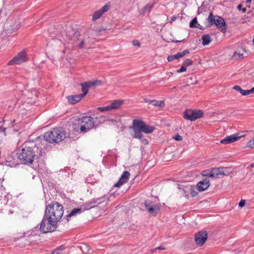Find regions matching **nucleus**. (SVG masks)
Segmentation results:
<instances>
[{
    "label": "nucleus",
    "instance_id": "obj_10",
    "mask_svg": "<svg viewBox=\"0 0 254 254\" xmlns=\"http://www.w3.org/2000/svg\"><path fill=\"white\" fill-rule=\"evenodd\" d=\"M65 33L66 37L72 43L75 42L78 40V38L80 36V33L78 30L70 27L66 29Z\"/></svg>",
    "mask_w": 254,
    "mask_h": 254
},
{
    "label": "nucleus",
    "instance_id": "obj_36",
    "mask_svg": "<svg viewBox=\"0 0 254 254\" xmlns=\"http://www.w3.org/2000/svg\"><path fill=\"white\" fill-rule=\"evenodd\" d=\"M185 66L188 67L189 65H190L192 64V62L191 60L187 59H186L183 64Z\"/></svg>",
    "mask_w": 254,
    "mask_h": 254
},
{
    "label": "nucleus",
    "instance_id": "obj_43",
    "mask_svg": "<svg viewBox=\"0 0 254 254\" xmlns=\"http://www.w3.org/2000/svg\"><path fill=\"white\" fill-rule=\"evenodd\" d=\"M237 8L239 10H242L243 12H245L246 11V10H247L246 8H242V5L241 4L238 5V6L237 7Z\"/></svg>",
    "mask_w": 254,
    "mask_h": 254
},
{
    "label": "nucleus",
    "instance_id": "obj_33",
    "mask_svg": "<svg viewBox=\"0 0 254 254\" xmlns=\"http://www.w3.org/2000/svg\"><path fill=\"white\" fill-rule=\"evenodd\" d=\"M144 205L145 208L146 210L148 209V208L153 207L156 205L155 204H154L153 202L151 201H146L144 202Z\"/></svg>",
    "mask_w": 254,
    "mask_h": 254
},
{
    "label": "nucleus",
    "instance_id": "obj_53",
    "mask_svg": "<svg viewBox=\"0 0 254 254\" xmlns=\"http://www.w3.org/2000/svg\"><path fill=\"white\" fill-rule=\"evenodd\" d=\"M89 202V204H91V206L94 205V207H95V205H94V203L93 202L92 199Z\"/></svg>",
    "mask_w": 254,
    "mask_h": 254
},
{
    "label": "nucleus",
    "instance_id": "obj_35",
    "mask_svg": "<svg viewBox=\"0 0 254 254\" xmlns=\"http://www.w3.org/2000/svg\"><path fill=\"white\" fill-rule=\"evenodd\" d=\"M97 110L101 112H105L112 110L110 105L106 107H99L97 108Z\"/></svg>",
    "mask_w": 254,
    "mask_h": 254
},
{
    "label": "nucleus",
    "instance_id": "obj_48",
    "mask_svg": "<svg viewBox=\"0 0 254 254\" xmlns=\"http://www.w3.org/2000/svg\"><path fill=\"white\" fill-rule=\"evenodd\" d=\"M165 249V248L163 247H161V246L158 247H157V248L152 250V253H154L156 250H164Z\"/></svg>",
    "mask_w": 254,
    "mask_h": 254
},
{
    "label": "nucleus",
    "instance_id": "obj_49",
    "mask_svg": "<svg viewBox=\"0 0 254 254\" xmlns=\"http://www.w3.org/2000/svg\"><path fill=\"white\" fill-rule=\"evenodd\" d=\"M175 55H176V59H180V58H181L183 57V56H182V53H180V52H179V53H177V54H175Z\"/></svg>",
    "mask_w": 254,
    "mask_h": 254
},
{
    "label": "nucleus",
    "instance_id": "obj_6",
    "mask_svg": "<svg viewBox=\"0 0 254 254\" xmlns=\"http://www.w3.org/2000/svg\"><path fill=\"white\" fill-rule=\"evenodd\" d=\"M207 20L210 26L214 24L221 32L223 33L226 32V24L222 17L218 15L214 16L212 13H210Z\"/></svg>",
    "mask_w": 254,
    "mask_h": 254
},
{
    "label": "nucleus",
    "instance_id": "obj_42",
    "mask_svg": "<svg viewBox=\"0 0 254 254\" xmlns=\"http://www.w3.org/2000/svg\"><path fill=\"white\" fill-rule=\"evenodd\" d=\"M173 138L178 141L182 140L183 139L182 137L178 134H176Z\"/></svg>",
    "mask_w": 254,
    "mask_h": 254
},
{
    "label": "nucleus",
    "instance_id": "obj_13",
    "mask_svg": "<svg viewBox=\"0 0 254 254\" xmlns=\"http://www.w3.org/2000/svg\"><path fill=\"white\" fill-rule=\"evenodd\" d=\"M244 135H240V133H235L229 136H226L224 139L220 141V142L223 144H229L232 143L242 137H244Z\"/></svg>",
    "mask_w": 254,
    "mask_h": 254
},
{
    "label": "nucleus",
    "instance_id": "obj_4",
    "mask_svg": "<svg viewBox=\"0 0 254 254\" xmlns=\"http://www.w3.org/2000/svg\"><path fill=\"white\" fill-rule=\"evenodd\" d=\"M64 207L58 202L53 201L46 206L45 210V217L49 218V223L51 225L59 221L64 214Z\"/></svg>",
    "mask_w": 254,
    "mask_h": 254
},
{
    "label": "nucleus",
    "instance_id": "obj_23",
    "mask_svg": "<svg viewBox=\"0 0 254 254\" xmlns=\"http://www.w3.org/2000/svg\"><path fill=\"white\" fill-rule=\"evenodd\" d=\"M159 210H160V207L158 205H157L154 206L153 207L148 208V209H147V210L152 215L156 216L157 214V212L159 211Z\"/></svg>",
    "mask_w": 254,
    "mask_h": 254
},
{
    "label": "nucleus",
    "instance_id": "obj_17",
    "mask_svg": "<svg viewBox=\"0 0 254 254\" xmlns=\"http://www.w3.org/2000/svg\"><path fill=\"white\" fill-rule=\"evenodd\" d=\"M66 98L70 104L73 105L79 102L83 98V96L80 94L70 95L67 96Z\"/></svg>",
    "mask_w": 254,
    "mask_h": 254
},
{
    "label": "nucleus",
    "instance_id": "obj_24",
    "mask_svg": "<svg viewBox=\"0 0 254 254\" xmlns=\"http://www.w3.org/2000/svg\"><path fill=\"white\" fill-rule=\"evenodd\" d=\"M65 249V247L64 245H61L54 250L52 254H64V251Z\"/></svg>",
    "mask_w": 254,
    "mask_h": 254
},
{
    "label": "nucleus",
    "instance_id": "obj_22",
    "mask_svg": "<svg viewBox=\"0 0 254 254\" xmlns=\"http://www.w3.org/2000/svg\"><path fill=\"white\" fill-rule=\"evenodd\" d=\"M221 168H213L211 169L212 178H219L221 176Z\"/></svg>",
    "mask_w": 254,
    "mask_h": 254
},
{
    "label": "nucleus",
    "instance_id": "obj_41",
    "mask_svg": "<svg viewBox=\"0 0 254 254\" xmlns=\"http://www.w3.org/2000/svg\"><path fill=\"white\" fill-rule=\"evenodd\" d=\"M248 145L249 147L254 148V138L253 139L250 140L248 142Z\"/></svg>",
    "mask_w": 254,
    "mask_h": 254
},
{
    "label": "nucleus",
    "instance_id": "obj_20",
    "mask_svg": "<svg viewBox=\"0 0 254 254\" xmlns=\"http://www.w3.org/2000/svg\"><path fill=\"white\" fill-rule=\"evenodd\" d=\"M202 44L203 46L208 45L212 41L210 36L209 34H204L202 36Z\"/></svg>",
    "mask_w": 254,
    "mask_h": 254
},
{
    "label": "nucleus",
    "instance_id": "obj_45",
    "mask_svg": "<svg viewBox=\"0 0 254 254\" xmlns=\"http://www.w3.org/2000/svg\"><path fill=\"white\" fill-rule=\"evenodd\" d=\"M84 40H82L81 41V42H80L79 44L78 45V47L80 48V49H82L83 48V46H84Z\"/></svg>",
    "mask_w": 254,
    "mask_h": 254
},
{
    "label": "nucleus",
    "instance_id": "obj_3",
    "mask_svg": "<svg viewBox=\"0 0 254 254\" xmlns=\"http://www.w3.org/2000/svg\"><path fill=\"white\" fill-rule=\"evenodd\" d=\"M104 121L105 119L102 116L95 118L91 116H84L75 121L74 129L79 130L81 132H86Z\"/></svg>",
    "mask_w": 254,
    "mask_h": 254
},
{
    "label": "nucleus",
    "instance_id": "obj_2",
    "mask_svg": "<svg viewBox=\"0 0 254 254\" xmlns=\"http://www.w3.org/2000/svg\"><path fill=\"white\" fill-rule=\"evenodd\" d=\"M129 129L133 130V133L131 135L134 138H137L144 145L148 144V141L146 138H143L142 132L149 134L152 133L155 129V127L145 124L142 120L134 119L132 121V126L129 127Z\"/></svg>",
    "mask_w": 254,
    "mask_h": 254
},
{
    "label": "nucleus",
    "instance_id": "obj_39",
    "mask_svg": "<svg viewBox=\"0 0 254 254\" xmlns=\"http://www.w3.org/2000/svg\"><path fill=\"white\" fill-rule=\"evenodd\" d=\"M176 59H177L176 55H170L167 58V60L169 62L173 61Z\"/></svg>",
    "mask_w": 254,
    "mask_h": 254
},
{
    "label": "nucleus",
    "instance_id": "obj_29",
    "mask_svg": "<svg viewBox=\"0 0 254 254\" xmlns=\"http://www.w3.org/2000/svg\"><path fill=\"white\" fill-rule=\"evenodd\" d=\"M92 200H93V202L94 203V205L96 206L105 201V197L102 196L101 197H99V198H93V199H92Z\"/></svg>",
    "mask_w": 254,
    "mask_h": 254
},
{
    "label": "nucleus",
    "instance_id": "obj_21",
    "mask_svg": "<svg viewBox=\"0 0 254 254\" xmlns=\"http://www.w3.org/2000/svg\"><path fill=\"white\" fill-rule=\"evenodd\" d=\"M123 104L121 100H115L110 105L111 110H115L119 109Z\"/></svg>",
    "mask_w": 254,
    "mask_h": 254
},
{
    "label": "nucleus",
    "instance_id": "obj_26",
    "mask_svg": "<svg viewBox=\"0 0 254 254\" xmlns=\"http://www.w3.org/2000/svg\"><path fill=\"white\" fill-rule=\"evenodd\" d=\"M221 176H228L231 172L230 168L222 167L221 168Z\"/></svg>",
    "mask_w": 254,
    "mask_h": 254
},
{
    "label": "nucleus",
    "instance_id": "obj_55",
    "mask_svg": "<svg viewBox=\"0 0 254 254\" xmlns=\"http://www.w3.org/2000/svg\"><path fill=\"white\" fill-rule=\"evenodd\" d=\"M252 1V0H246V3L248 4V3H250Z\"/></svg>",
    "mask_w": 254,
    "mask_h": 254
},
{
    "label": "nucleus",
    "instance_id": "obj_54",
    "mask_svg": "<svg viewBox=\"0 0 254 254\" xmlns=\"http://www.w3.org/2000/svg\"><path fill=\"white\" fill-rule=\"evenodd\" d=\"M185 40H180V41H178V40H173V42H174V43H178V42H183Z\"/></svg>",
    "mask_w": 254,
    "mask_h": 254
},
{
    "label": "nucleus",
    "instance_id": "obj_52",
    "mask_svg": "<svg viewBox=\"0 0 254 254\" xmlns=\"http://www.w3.org/2000/svg\"><path fill=\"white\" fill-rule=\"evenodd\" d=\"M254 93V87L250 90H248V95Z\"/></svg>",
    "mask_w": 254,
    "mask_h": 254
},
{
    "label": "nucleus",
    "instance_id": "obj_37",
    "mask_svg": "<svg viewBox=\"0 0 254 254\" xmlns=\"http://www.w3.org/2000/svg\"><path fill=\"white\" fill-rule=\"evenodd\" d=\"M81 249L83 253H87L90 250L89 247L87 245H83V246L81 247Z\"/></svg>",
    "mask_w": 254,
    "mask_h": 254
},
{
    "label": "nucleus",
    "instance_id": "obj_14",
    "mask_svg": "<svg viewBox=\"0 0 254 254\" xmlns=\"http://www.w3.org/2000/svg\"><path fill=\"white\" fill-rule=\"evenodd\" d=\"M210 185V180L208 178H205L197 184L196 189L198 191L201 192L207 190Z\"/></svg>",
    "mask_w": 254,
    "mask_h": 254
},
{
    "label": "nucleus",
    "instance_id": "obj_7",
    "mask_svg": "<svg viewBox=\"0 0 254 254\" xmlns=\"http://www.w3.org/2000/svg\"><path fill=\"white\" fill-rule=\"evenodd\" d=\"M49 222V218L47 217H45V215H44L42 221L40 224L39 230L43 233H47L48 232H51L54 231L57 228V222L55 223L54 224L51 225Z\"/></svg>",
    "mask_w": 254,
    "mask_h": 254
},
{
    "label": "nucleus",
    "instance_id": "obj_11",
    "mask_svg": "<svg viewBox=\"0 0 254 254\" xmlns=\"http://www.w3.org/2000/svg\"><path fill=\"white\" fill-rule=\"evenodd\" d=\"M207 239V233L206 231H200L197 233L194 236L195 244L202 246L205 243Z\"/></svg>",
    "mask_w": 254,
    "mask_h": 254
},
{
    "label": "nucleus",
    "instance_id": "obj_46",
    "mask_svg": "<svg viewBox=\"0 0 254 254\" xmlns=\"http://www.w3.org/2000/svg\"><path fill=\"white\" fill-rule=\"evenodd\" d=\"M132 43L134 46H140V43L137 40H133Z\"/></svg>",
    "mask_w": 254,
    "mask_h": 254
},
{
    "label": "nucleus",
    "instance_id": "obj_16",
    "mask_svg": "<svg viewBox=\"0 0 254 254\" xmlns=\"http://www.w3.org/2000/svg\"><path fill=\"white\" fill-rule=\"evenodd\" d=\"M129 176L130 174L128 171L124 172L118 182L114 186L115 187H120L123 184L127 183L129 179Z\"/></svg>",
    "mask_w": 254,
    "mask_h": 254
},
{
    "label": "nucleus",
    "instance_id": "obj_40",
    "mask_svg": "<svg viewBox=\"0 0 254 254\" xmlns=\"http://www.w3.org/2000/svg\"><path fill=\"white\" fill-rule=\"evenodd\" d=\"M187 69V67L185 66L183 64L182 65V66H181V67L180 68V69H178L177 70V72L178 73H180V72H184V71H185Z\"/></svg>",
    "mask_w": 254,
    "mask_h": 254
},
{
    "label": "nucleus",
    "instance_id": "obj_50",
    "mask_svg": "<svg viewBox=\"0 0 254 254\" xmlns=\"http://www.w3.org/2000/svg\"><path fill=\"white\" fill-rule=\"evenodd\" d=\"M144 101L146 103H149L150 104H152L153 100H150V99H149L144 98Z\"/></svg>",
    "mask_w": 254,
    "mask_h": 254
},
{
    "label": "nucleus",
    "instance_id": "obj_12",
    "mask_svg": "<svg viewBox=\"0 0 254 254\" xmlns=\"http://www.w3.org/2000/svg\"><path fill=\"white\" fill-rule=\"evenodd\" d=\"M26 61V53L24 51L20 52L8 63V65H13L20 64Z\"/></svg>",
    "mask_w": 254,
    "mask_h": 254
},
{
    "label": "nucleus",
    "instance_id": "obj_1",
    "mask_svg": "<svg viewBox=\"0 0 254 254\" xmlns=\"http://www.w3.org/2000/svg\"><path fill=\"white\" fill-rule=\"evenodd\" d=\"M42 145L34 141L25 142L17 153V159L22 164L28 166L33 164L35 159L42 158L45 155L41 147Z\"/></svg>",
    "mask_w": 254,
    "mask_h": 254
},
{
    "label": "nucleus",
    "instance_id": "obj_25",
    "mask_svg": "<svg viewBox=\"0 0 254 254\" xmlns=\"http://www.w3.org/2000/svg\"><path fill=\"white\" fill-rule=\"evenodd\" d=\"M233 89L240 92L242 95L246 96L248 95V90H243L239 85L234 86Z\"/></svg>",
    "mask_w": 254,
    "mask_h": 254
},
{
    "label": "nucleus",
    "instance_id": "obj_18",
    "mask_svg": "<svg viewBox=\"0 0 254 254\" xmlns=\"http://www.w3.org/2000/svg\"><path fill=\"white\" fill-rule=\"evenodd\" d=\"M83 212V209L80 208H75L72 209L71 212L67 215H66V219L67 221H69V218L72 216L77 215V214H80Z\"/></svg>",
    "mask_w": 254,
    "mask_h": 254
},
{
    "label": "nucleus",
    "instance_id": "obj_5",
    "mask_svg": "<svg viewBox=\"0 0 254 254\" xmlns=\"http://www.w3.org/2000/svg\"><path fill=\"white\" fill-rule=\"evenodd\" d=\"M46 142L50 143H58L66 137L65 129L62 127H54L50 131H47L44 135Z\"/></svg>",
    "mask_w": 254,
    "mask_h": 254
},
{
    "label": "nucleus",
    "instance_id": "obj_38",
    "mask_svg": "<svg viewBox=\"0 0 254 254\" xmlns=\"http://www.w3.org/2000/svg\"><path fill=\"white\" fill-rule=\"evenodd\" d=\"M190 193L192 197H195L198 195V192L193 189H190Z\"/></svg>",
    "mask_w": 254,
    "mask_h": 254
},
{
    "label": "nucleus",
    "instance_id": "obj_15",
    "mask_svg": "<svg viewBox=\"0 0 254 254\" xmlns=\"http://www.w3.org/2000/svg\"><path fill=\"white\" fill-rule=\"evenodd\" d=\"M110 5L105 4L101 9L95 11L93 14L92 20L95 21L99 19L101 16L109 9Z\"/></svg>",
    "mask_w": 254,
    "mask_h": 254
},
{
    "label": "nucleus",
    "instance_id": "obj_57",
    "mask_svg": "<svg viewBox=\"0 0 254 254\" xmlns=\"http://www.w3.org/2000/svg\"><path fill=\"white\" fill-rule=\"evenodd\" d=\"M253 42H254V39H253Z\"/></svg>",
    "mask_w": 254,
    "mask_h": 254
},
{
    "label": "nucleus",
    "instance_id": "obj_19",
    "mask_svg": "<svg viewBox=\"0 0 254 254\" xmlns=\"http://www.w3.org/2000/svg\"><path fill=\"white\" fill-rule=\"evenodd\" d=\"M155 3H148L140 11V13L144 14L146 13H150L151 9L154 6Z\"/></svg>",
    "mask_w": 254,
    "mask_h": 254
},
{
    "label": "nucleus",
    "instance_id": "obj_27",
    "mask_svg": "<svg viewBox=\"0 0 254 254\" xmlns=\"http://www.w3.org/2000/svg\"><path fill=\"white\" fill-rule=\"evenodd\" d=\"M199 24L197 23V18H194L190 23V28H199ZM199 28L202 29L201 27Z\"/></svg>",
    "mask_w": 254,
    "mask_h": 254
},
{
    "label": "nucleus",
    "instance_id": "obj_44",
    "mask_svg": "<svg viewBox=\"0 0 254 254\" xmlns=\"http://www.w3.org/2000/svg\"><path fill=\"white\" fill-rule=\"evenodd\" d=\"M246 204V201L245 200H241L239 203V205L240 207H242L244 206Z\"/></svg>",
    "mask_w": 254,
    "mask_h": 254
},
{
    "label": "nucleus",
    "instance_id": "obj_51",
    "mask_svg": "<svg viewBox=\"0 0 254 254\" xmlns=\"http://www.w3.org/2000/svg\"><path fill=\"white\" fill-rule=\"evenodd\" d=\"M177 19V17L176 16H173L171 17V20L170 21V22L171 23H172L174 21H175Z\"/></svg>",
    "mask_w": 254,
    "mask_h": 254
},
{
    "label": "nucleus",
    "instance_id": "obj_34",
    "mask_svg": "<svg viewBox=\"0 0 254 254\" xmlns=\"http://www.w3.org/2000/svg\"><path fill=\"white\" fill-rule=\"evenodd\" d=\"M232 58L235 60L242 59L243 58V54H239L235 52L232 56Z\"/></svg>",
    "mask_w": 254,
    "mask_h": 254
},
{
    "label": "nucleus",
    "instance_id": "obj_47",
    "mask_svg": "<svg viewBox=\"0 0 254 254\" xmlns=\"http://www.w3.org/2000/svg\"><path fill=\"white\" fill-rule=\"evenodd\" d=\"M183 57L185 56L187 54H188L190 53V51L188 50H184L182 53Z\"/></svg>",
    "mask_w": 254,
    "mask_h": 254
},
{
    "label": "nucleus",
    "instance_id": "obj_31",
    "mask_svg": "<svg viewBox=\"0 0 254 254\" xmlns=\"http://www.w3.org/2000/svg\"><path fill=\"white\" fill-rule=\"evenodd\" d=\"M94 207V205H91V204H89V202H87L85 203H84L81 206V208L83 209V212L86 210H89L92 208Z\"/></svg>",
    "mask_w": 254,
    "mask_h": 254
},
{
    "label": "nucleus",
    "instance_id": "obj_56",
    "mask_svg": "<svg viewBox=\"0 0 254 254\" xmlns=\"http://www.w3.org/2000/svg\"><path fill=\"white\" fill-rule=\"evenodd\" d=\"M189 85H190L189 84H187V85H185L184 86H185H185H189Z\"/></svg>",
    "mask_w": 254,
    "mask_h": 254
},
{
    "label": "nucleus",
    "instance_id": "obj_32",
    "mask_svg": "<svg viewBox=\"0 0 254 254\" xmlns=\"http://www.w3.org/2000/svg\"><path fill=\"white\" fill-rule=\"evenodd\" d=\"M201 175L203 177H208L212 178V173H211V170H206L202 171Z\"/></svg>",
    "mask_w": 254,
    "mask_h": 254
},
{
    "label": "nucleus",
    "instance_id": "obj_30",
    "mask_svg": "<svg viewBox=\"0 0 254 254\" xmlns=\"http://www.w3.org/2000/svg\"><path fill=\"white\" fill-rule=\"evenodd\" d=\"M152 104L156 107H163L164 106V102L163 101H157L156 100H153Z\"/></svg>",
    "mask_w": 254,
    "mask_h": 254
},
{
    "label": "nucleus",
    "instance_id": "obj_28",
    "mask_svg": "<svg viewBox=\"0 0 254 254\" xmlns=\"http://www.w3.org/2000/svg\"><path fill=\"white\" fill-rule=\"evenodd\" d=\"M6 161L8 162V163H11L10 164H9L8 165L10 166V167H15L17 165H18V164L17 163V160L15 158L14 159H13L12 158V157H8L7 158V160H6Z\"/></svg>",
    "mask_w": 254,
    "mask_h": 254
},
{
    "label": "nucleus",
    "instance_id": "obj_9",
    "mask_svg": "<svg viewBox=\"0 0 254 254\" xmlns=\"http://www.w3.org/2000/svg\"><path fill=\"white\" fill-rule=\"evenodd\" d=\"M102 83L101 80H94L81 83L80 86H81V90L83 93L80 94L83 96V98L88 93L89 88L100 86L102 84Z\"/></svg>",
    "mask_w": 254,
    "mask_h": 254
},
{
    "label": "nucleus",
    "instance_id": "obj_8",
    "mask_svg": "<svg viewBox=\"0 0 254 254\" xmlns=\"http://www.w3.org/2000/svg\"><path fill=\"white\" fill-rule=\"evenodd\" d=\"M203 112L201 110L194 111L192 110H186L184 113V118L190 121L200 119L203 117Z\"/></svg>",
    "mask_w": 254,
    "mask_h": 254
}]
</instances>
